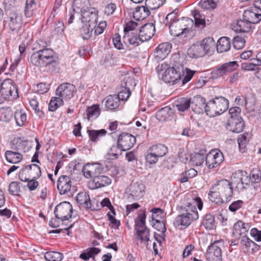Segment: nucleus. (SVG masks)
Segmentation results:
<instances>
[{"instance_id": "393cba45", "label": "nucleus", "mask_w": 261, "mask_h": 261, "mask_svg": "<svg viewBox=\"0 0 261 261\" xmlns=\"http://www.w3.org/2000/svg\"><path fill=\"white\" fill-rule=\"evenodd\" d=\"M206 103L205 99L199 95L195 96L193 98L192 101H191L193 111L198 114L205 112Z\"/></svg>"}, {"instance_id": "864d4df0", "label": "nucleus", "mask_w": 261, "mask_h": 261, "mask_svg": "<svg viewBox=\"0 0 261 261\" xmlns=\"http://www.w3.org/2000/svg\"><path fill=\"white\" fill-rule=\"evenodd\" d=\"M63 105V100L59 96V97H53L48 105V110L51 112H55L60 106Z\"/></svg>"}, {"instance_id": "c03bdc74", "label": "nucleus", "mask_w": 261, "mask_h": 261, "mask_svg": "<svg viewBox=\"0 0 261 261\" xmlns=\"http://www.w3.org/2000/svg\"><path fill=\"white\" fill-rule=\"evenodd\" d=\"M100 251L101 250L98 248H89L81 254L80 258L84 260H87L90 258H94L95 255L100 253Z\"/></svg>"}, {"instance_id": "5701e85b", "label": "nucleus", "mask_w": 261, "mask_h": 261, "mask_svg": "<svg viewBox=\"0 0 261 261\" xmlns=\"http://www.w3.org/2000/svg\"><path fill=\"white\" fill-rule=\"evenodd\" d=\"M172 44L168 42H164L158 45L154 52V57L157 60H162L170 53Z\"/></svg>"}, {"instance_id": "20e7f679", "label": "nucleus", "mask_w": 261, "mask_h": 261, "mask_svg": "<svg viewBox=\"0 0 261 261\" xmlns=\"http://www.w3.org/2000/svg\"><path fill=\"white\" fill-rule=\"evenodd\" d=\"M250 181L251 178L246 171L239 170L232 174L230 182L238 192H241L249 187Z\"/></svg>"}, {"instance_id": "4c0bfd02", "label": "nucleus", "mask_w": 261, "mask_h": 261, "mask_svg": "<svg viewBox=\"0 0 261 261\" xmlns=\"http://www.w3.org/2000/svg\"><path fill=\"white\" fill-rule=\"evenodd\" d=\"M105 100V106L107 109L113 110L118 108L120 105V100L116 95H110L103 100Z\"/></svg>"}, {"instance_id": "f704fd0d", "label": "nucleus", "mask_w": 261, "mask_h": 261, "mask_svg": "<svg viewBox=\"0 0 261 261\" xmlns=\"http://www.w3.org/2000/svg\"><path fill=\"white\" fill-rule=\"evenodd\" d=\"M140 37V34L138 33V31L136 33H130L125 34L123 36L124 43L128 42L130 44L135 46H137L139 45V42H141Z\"/></svg>"}, {"instance_id": "774afa93", "label": "nucleus", "mask_w": 261, "mask_h": 261, "mask_svg": "<svg viewBox=\"0 0 261 261\" xmlns=\"http://www.w3.org/2000/svg\"><path fill=\"white\" fill-rule=\"evenodd\" d=\"M159 157L154 153L152 151H149V148L147 150L146 154L145 155V160L149 164H155L158 160Z\"/></svg>"}, {"instance_id": "6ab92c4d", "label": "nucleus", "mask_w": 261, "mask_h": 261, "mask_svg": "<svg viewBox=\"0 0 261 261\" xmlns=\"http://www.w3.org/2000/svg\"><path fill=\"white\" fill-rule=\"evenodd\" d=\"M3 89L1 92V96L5 100L10 98H15L18 96V93L15 87L12 84L9 80H5L2 81Z\"/></svg>"}, {"instance_id": "dca6fc26", "label": "nucleus", "mask_w": 261, "mask_h": 261, "mask_svg": "<svg viewBox=\"0 0 261 261\" xmlns=\"http://www.w3.org/2000/svg\"><path fill=\"white\" fill-rule=\"evenodd\" d=\"M98 10L92 7L81 14L82 21L91 25V27H95L98 22Z\"/></svg>"}, {"instance_id": "9b49d317", "label": "nucleus", "mask_w": 261, "mask_h": 261, "mask_svg": "<svg viewBox=\"0 0 261 261\" xmlns=\"http://www.w3.org/2000/svg\"><path fill=\"white\" fill-rule=\"evenodd\" d=\"M76 91L74 85L68 83H64L60 85L56 91V95L62 99H69L71 98Z\"/></svg>"}, {"instance_id": "bf43d9fd", "label": "nucleus", "mask_w": 261, "mask_h": 261, "mask_svg": "<svg viewBox=\"0 0 261 261\" xmlns=\"http://www.w3.org/2000/svg\"><path fill=\"white\" fill-rule=\"evenodd\" d=\"M246 43V40L244 37L241 36L234 37L232 40L233 47L237 49L243 48Z\"/></svg>"}, {"instance_id": "a878e982", "label": "nucleus", "mask_w": 261, "mask_h": 261, "mask_svg": "<svg viewBox=\"0 0 261 261\" xmlns=\"http://www.w3.org/2000/svg\"><path fill=\"white\" fill-rule=\"evenodd\" d=\"M145 185L139 182L133 183L130 186L129 191L134 199L137 200L142 197L145 193Z\"/></svg>"}, {"instance_id": "052dcab7", "label": "nucleus", "mask_w": 261, "mask_h": 261, "mask_svg": "<svg viewBox=\"0 0 261 261\" xmlns=\"http://www.w3.org/2000/svg\"><path fill=\"white\" fill-rule=\"evenodd\" d=\"M215 222L214 216L210 214H207L205 215L202 225L205 227V228H212L214 226Z\"/></svg>"}, {"instance_id": "f03ea898", "label": "nucleus", "mask_w": 261, "mask_h": 261, "mask_svg": "<svg viewBox=\"0 0 261 261\" xmlns=\"http://www.w3.org/2000/svg\"><path fill=\"white\" fill-rule=\"evenodd\" d=\"M233 194L232 186L227 179L218 181L210 189L208 193L210 200L217 204L224 202L222 197L225 198L226 202L229 201Z\"/></svg>"}, {"instance_id": "49530a36", "label": "nucleus", "mask_w": 261, "mask_h": 261, "mask_svg": "<svg viewBox=\"0 0 261 261\" xmlns=\"http://www.w3.org/2000/svg\"><path fill=\"white\" fill-rule=\"evenodd\" d=\"M36 9V3L35 0H27L24 10V15L27 17L33 16Z\"/></svg>"}, {"instance_id": "338daca9", "label": "nucleus", "mask_w": 261, "mask_h": 261, "mask_svg": "<svg viewBox=\"0 0 261 261\" xmlns=\"http://www.w3.org/2000/svg\"><path fill=\"white\" fill-rule=\"evenodd\" d=\"M166 0H146V5L150 8L151 10H155L165 3Z\"/></svg>"}, {"instance_id": "423d86ee", "label": "nucleus", "mask_w": 261, "mask_h": 261, "mask_svg": "<svg viewBox=\"0 0 261 261\" xmlns=\"http://www.w3.org/2000/svg\"><path fill=\"white\" fill-rule=\"evenodd\" d=\"M41 175L40 167L33 164L22 168L19 173L18 178L21 181L26 182L29 179L38 178Z\"/></svg>"}, {"instance_id": "2f4dec72", "label": "nucleus", "mask_w": 261, "mask_h": 261, "mask_svg": "<svg viewBox=\"0 0 261 261\" xmlns=\"http://www.w3.org/2000/svg\"><path fill=\"white\" fill-rule=\"evenodd\" d=\"M231 47V40L227 37H221L217 43V50L218 53H222L228 51Z\"/></svg>"}, {"instance_id": "4be33fe9", "label": "nucleus", "mask_w": 261, "mask_h": 261, "mask_svg": "<svg viewBox=\"0 0 261 261\" xmlns=\"http://www.w3.org/2000/svg\"><path fill=\"white\" fill-rule=\"evenodd\" d=\"M43 63L41 67H47L50 65L56 64L57 57L55 56L54 50L50 48L42 49Z\"/></svg>"}, {"instance_id": "473e14b6", "label": "nucleus", "mask_w": 261, "mask_h": 261, "mask_svg": "<svg viewBox=\"0 0 261 261\" xmlns=\"http://www.w3.org/2000/svg\"><path fill=\"white\" fill-rule=\"evenodd\" d=\"M5 156L9 163L14 164L20 162L23 159L22 154L15 150H6Z\"/></svg>"}, {"instance_id": "a211bd4d", "label": "nucleus", "mask_w": 261, "mask_h": 261, "mask_svg": "<svg viewBox=\"0 0 261 261\" xmlns=\"http://www.w3.org/2000/svg\"><path fill=\"white\" fill-rule=\"evenodd\" d=\"M57 189L61 195L68 194L72 190H74L70 178L67 175L60 176L57 181Z\"/></svg>"}, {"instance_id": "0eeeda50", "label": "nucleus", "mask_w": 261, "mask_h": 261, "mask_svg": "<svg viewBox=\"0 0 261 261\" xmlns=\"http://www.w3.org/2000/svg\"><path fill=\"white\" fill-rule=\"evenodd\" d=\"M239 67L237 61L225 63L217 68H214L211 72L212 79H217L229 72L236 70Z\"/></svg>"}, {"instance_id": "7ed1b4c3", "label": "nucleus", "mask_w": 261, "mask_h": 261, "mask_svg": "<svg viewBox=\"0 0 261 261\" xmlns=\"http://www.w3.org/2000/svg\"><path fill=\"white\" fill-rule=\"evenodd\" d=\"M72 213V206L70 202L64 201L57 205L55 209L54 213L57 219L60 220L62 223L68 226L65 228H72V227H80L79 223L81 221H75L72 223L71 213Z\"/></svg>"}, {"instance_id": "f3484780", "label": "nucleus", "mask_w": 261, "mask_h": 261, "mask_svg": "<svg viewBox=\"0 0 261 261\" xmlns=\"http://www.w3.org/2000/svg\"><path fill=\"white\" fill-rule=\"evenodd\" d=\"M243 18L251 24L257 23L261 20V10L254 5L244 12Z\"/></svg>"}, {"instance_id": "c756f323", "label": "nucleus", "mask_w": 261, "mask_h": 261, "mask_svg": "<svg viewBox=\"0 0 261 261\" xmlns=\"http://www.w3.org/2000/svg\"><path fill=\"white\" fill-rule=\"evenodd\" d=\"M206 150H201L199 152L191 153L190 163L193 166H198L201 165L205 160Z\"/></svg>"}, {"instance_id": "5fc2aeb1", "label": "nucleus", "mask_w": 261, "mask_h": 261, "mask_svg": "<svg viewBox=\"0 0 261 261\" xmlns=\"http://www.w3.org/2000/svg\"><path fill=\"white\" fill-rule=\"evenodd\" d=\"M14 118L18 126H23L27 120V115L23 111L17 110L15 113Z\"/></svg>"}, {"instance_id": "58836bf2", "label": "nucleus", "mask_w": 261, "mask_h": 261, "mask_svg": "<svg viewBox=\"0 0 261 261\" xmlns=\"http://www.w3.org/2000/svg\"><path fill=\"white\" fill-rule=\"evenodd\" d=\"M251 28V24L247 21L243 19L238 20L236 25H233V29L236 32L239 33L248 32Z\"/></svg>"}, {"instance_id": "9d476101", "label": "nucleus", "mask_w": 261, "mask_h": 261, "mask_svg": "<svg viewBox=\"0 0 261 261\" xmlns=\"http://www.w3.org/2000/svg\"><path fill=\"white\" fill-rule=\"evenodd\" d=\"M136 143L135 137L128 133H122L117 140V145L122 151L130 149Z\"/></svg>"}, {"instance_id": "37998d69", "label": "nucleus", "mask_w": 261, "mask_h": 261, "mask_svg": "<svg viewBox=\"0 0 261 261\" xmlns=\"http://www.w3.org/2000/svg\"><path fill=\"white\" fill-rule=\"evenodd\" d=\"M200 45L206 55L209 53L212 49L215 48L216 43L213 38L209 37L203 39L201 42Z\"/></svg>"}, {"instance_id": "603ef678", "label": "nucleus", "mask_w": 261, "mask_h": 261, "mask_svg": "<svg viewBox=\"0 0 261 261\" xmlns=\"http://www.w3.org/2000/svg\"><path fill=\"white\" fill-rule=\"evenodd\" d=\"M13 117V112L9 108H2L0 109V120L8 122Z\"/></svg>"}, {"instance_id": "4d7b16f0", "label": "nucleus", "mask_w": 261, "mask_h": 261, "mask_svg": "<svg viewBox=\"0 0 261 261\" xmlns=\"http://www.w3.org/2000/svg\"><path fill=\"white\" fill-rule=\"evenodd\" d=\"M218 1V0H201L199 5L202 9L213 10L216 7Z\"/></svg>"}, {"instance_id": "2eb2a0df", "label": "nucleus", "mask_w": 261, "mask_h": 261, "mask_svg": "<svg viewBox=\"0 0 261 261\" xmlns=\"http://www.w3.org/2000/svg\"><path fill=\"white\" fill-rule=\"evenodd\" d=\"M103 168L99 163H88L82 169L84 176L86 178H93L98 174L102 173Z\"/></svg>"}, {"instance_id": "ddd939ff", "label": "nucleus", "mask_w": 261, "mask_h": 261, "mask_svg": "<svg viewBox=\"0 0 261 261\" xmlns=\"http://www.w3.org/2000/svg\"><path fill=\"white\" fill-rule=\"evenodd\" d=\"M221 240L215 241L207 248L205 257L208 261H222V251L217 244Z\"/></svg>"}, {"instance_id": "a18cd8bd", "label": "nucleus", "mask_w": 261, "mask_h": 261, "mask_svg": "<svg viewBox=\"0 0 261 261\" xmlns=\"http://www.w3.org/2000/svg\"><path fill=\"white\" fill-rule=\"evenodd\" d=\"M149 151H152L159 158L163 157L168 153V148L164 144H158L149 147Z\"/></svg>"}, {"instance_id": "bb28decb", "label": "nucleus", "mask_w": 261, "mask_h": 261, "mask_svg": "<svg viewBox=\"0 0 261 261\" xmlns=\"http://www.w3.org/2000/svg\"><path fill=\"white\" fill-rule=\"evenodd\" d=\"M91 8L89 0H73V11L76 13L80 12L82 14Z\"/></svg>"}, {"instance_id": "1a4fd4ad", "label": "nucleus", "mask_w": 261, "mask_h": 261, "mask_svg": "<svg viewBox=\"0 0 261 261\" xmlns=\"http://www.w3.org/2000/svg\"><path fill=\"white\" fill-rule=\"evenodd\" d=\"M223 153L217 149L212 150L205 156V164L208 169L217 167L224 161Z\"/></svg>"}, {"instance_id": "09e8293b", "label": "nucleus", "mask_w": 261, "mask_h": 261, "mask_svg": "<svg viewBox=\"0 0 261 261\" xmlns=\"http://www.w3.org/2000/svg\"><path fill=\"white\" fill-rule=\"evenodd\" d=\"M124 84L125 86H122L118 89V93L116 95L119 100H126L131 94L130 89L126 87V84L125 83Z\"/></svg>"}, {"instance_id": "3c124183", "label": "nucleus", "mask_w": 261, "mask_h": 261, "mask_svg": "<svg viewBox=\"0 0 261 261\" xmlns=\"http://www.w3.org/2000/svg\"><path fill=\"white\" fill-rule=\"evenodd\" d=\"M44 258L47 261H61L63 258L62 253L57 251H48L44 254Z\"/></svg>"}, {"instance_id": "79ce46f5", "label": "nucleus", "mask_w": 261, "mask_h": 261, "mask_svg": "<svg viewBox=\"0 0 261 261\" xmlns=\"http://www.w3.org/2000/svg\"><path fill=\"white\" fill-rule=\"evenodd\" d=\"M205 113L210 117H215L218 115L215 98L209 100L205 106Z\"/></svg>"}, {"instance_id": "72a5a7b5", "label": "nucleus", "mask_w": 261, "mask_h": 261, "mask_svg": "<svg viewBox=\"0 0 261 261\" xmlns=\"http://www.w3.org/2000/svg\"><path fill=\"white\" fill-rule=\"evenodd\" d=\"M192 14L194 18L195 28L200 31L205 28V16L201 14L198 11L196 10L192 12Z\"/></svg>"}, {"instance_id": "e2e57ef3", "label": "nucleus", "mask_w": 261, "mask_h": 261, "mask_svg": "<svg viewBox=\"0 0 261 261\" xmlns=\"http://www.w3.org/2000/svg\"><path fill=\"white\" fill-rule=\"evenodd\" d=\"M139 24L137 22L134 21H129L127 23L125 24L124 28V34L126 33H136L137 28L138 27Z\"/></svg>"}, {"instance_id": "c85d7f7f", "label": "nucleus", "mask_w": 261, "mask_h": 261, "mask_svg": "<svg viewBox=\"0 0 261 261\" xmlns=\"http://www.w3.org/2000/svg\"><path fill=\"white\" fill-rule=\"evenodd\" d=\"M76 201L79 205L83 206L87 208H90L91 210H95L92 206L89 195L86 193H79L76 197Z\"/></svg>"}, {"instance_id": "c9c22d12", "label": "nucleus", "mask_w": 261, "mask_h": 261, "mask_svg": "<svg viewBox=\"0 0 261 261\" xmlns=\"http://www.w3.org/2000/svg\"><path fill=\"white\" fill-rule=\"evenodd\" d=\"M215 99L218 115H219L228 109L229 102L226 98L223 96L215 97Z\"/></svg>"}, {"instance_id": "f257e3e1", "label": "nucleus", "mask_w": 261, "mask_h": 261, "mask_svg": "<svg viewBox=\"0 0 261 261\" xmlns=\"http://www.w3.org/2000/svg\"><path fill=\"white\" fill-rule=\"evenodd\" d=\"M159 74L164 70L162 79L170 85H175L181 83L184 85L189 82L193 77L196 71L191 70L184 66L182 59L178 55H173L170 58L169 63H162L156 68Z\"/></svg>"}, {"instance_id": "680f3d73", "label": "nucleus", "mask_w": 261, "mask_h": 261, "mask_svg": "<svg viewBox=\"0 0 261 261\" xmlns=\"http://www.w3.org/2000/svg\"><path fill=\"white\" fill-rule=\"evenodd\" d=\"M87 115L88 119L94 117L97 118L100 115V109L98 105H93L88 108Z\"/></svg>"}, {"instance_id": "e433bc0d", "label": "nucleus", "mask_w": 261, "mask_h": 261, "mask_svg": "<svg viewBox=\"0 0 261 261\" xmlns=\"http://www.w3.org/2000/svg\"><path fill=\"white\" fill-rule=\"evenodd\" d=\"M188 54L193 58L201 57L206 55L200 44L192 45L188 50Z\"/></svg>"}, {"instance_id": "b1692460", "label": "nucleus", "mask_w": 261, "mask_h": 261, "mask_svg": "<svg viewBox=\"0 0 261 261\" xmlns=\"http://www.w3.org/2000/svg\"><path fill=\"white\" fill-rule=\"evenodd\" d=\"M240 244L242 249L249 253L256 252L260 248L259 245H257L246 236L242 237Z\"/></svg>"}, {"instance_id": "7c9ffc66", "label": "nucleus", "mask_w": 261, "mask_h": 261, "mask_svg": "<svg viewBox=\"0 0 261 261\" xmlns=\"http://www.w3.org/2000/svg\"><path fill=\"white\" fill-rule=\"evenodd\" d=\"M136 232L134 234V237L135 240L141 243H144L148 244V242L149 241L150 232L149 229H136Z\"/></svg>"}, {"instance_id": "4468645a", "label": "nucleus", "mask_w": 261, "mask_h": 261, "mask_svg": "<svg viewBox=\"0 0 261 261\" xmlns=\"http://www.w3.org/2000/svg\"><path fill=\"white\" fill-rule=\"evenodd\" d=\"M112 179L108 176L98 174L92 178L88 183V188L91 190H95L110 185Z\"/></svg>"}, {"instance_id": "f8f14e48", "label": "nucleus", "mask_w": 261, "mask_h": 261, "mask_svg": "<svg viewBox=\"0 0 261 261\" xmlns=\"http://www.w3.org/2000/svg\"><path fill=\"white\" fill-rule=\"evenodd\" d=\"M170 34L173 36L177 37L182 36L187 32H188L189 28L186 24V20L182 18L177 19L173 21L169 25Z\"/></svg>"}, {"instance_id": "8fccbe9b", "label": "nucleus", "mask_w": 261, "mask_h": 261, "mask_svg": "<svg viewBox=\"0 0 261 261\" xmlns=\"http://www.w3.org/2000/svg\"><path fill=\"white\" fill-rule=\"evenodd\" d=\"M42 51V49H39L31 56L30 61L34 65L41 67L43 63Z\"/></svg>"}, {"instance_id": "412c9836", "label": "nucleus", "mask_w": 261, "mask_h": 261, "mask_svg": "<svg viewBox=\"0 0 261 261\" xmlns=\"http://www.w3.org/2000/svg\"><path fill=\"white\" fill-rule=\"evenodd\" d=\"M155 32V25L152 23H148L139 29L140 37L141 42L150 40Z\"/></svg>"}, {"instance_id": "aec40b11", "label": "nucleus", "mask_w": 261, "mask_h": 261, "mask_svg": "<svg viewBox=\"0 0 261 261\" xmlns=\"http://www.w3.org/2000/svg\"><path fill=\"white\" fill-rule=\"evenodd\" d=\"M226 128L230 131L239 133L242 132L245 128V122L242 117L238 118H229L226 123Z\"/></svg>"}, {"instance_id": "6e6552de", "label": "nucleus", "mask_w": 261, "mask_h": 261, "mask_svg": "<svg viewBox=\"0 0 261 261\" xmlns=\"http://www.w3.org/2000/svg\"><path fill=\"white\" fill-rule=\"evenodd\" d=\"M150 212L152 213L149 218L150 225L154 228H166L164 211L161 208L155 207L151 209Z\"/></svg>"}, {"instance_id": "de8ad7c7", "label": "nucleus", "mask_w": 261, "mask_h": 261, "mask_svg": "<svg viewBox=\"0 0 261 261\" xmlns=\"http://www.w3.org/2000/svg\"><path fill=\"white\" fill-rule=\"evenodd\" d=\"M95 27H91V25L85 23L80 30V35L84 40H88L92 36L93 30Z\"/></svg>"}, {"instance_id": "cd10ccee", "label": "nucleus", "mask_w": 261, "mask_h": 261, "mask_svg": "<svg viewBox=\"0 0 261 261\" xmlns=\"http://www.w3.org/2000/svg\"><path fill=\"white\" fill-rule=\"evenodd\" d=\"M196 215L194 214L192 217L186 213L178 215L175 219L174 224L175 226L182 225L188 226L193 221L196 220Z\"/></svg>"}, {"instance_id": "ea45409f", "label": "nucleus", "mask_w": 261, "mask_h": 261, "mask_svg": "<svg viewBox=\"0 0 261 261\" xmlns=\"http://www.w3.org/2000/svg\"><path fill=\"white\" fill-rule=\"evenodd\" d=\"M28 141L26 140H22L20 137L15 138L11 142V148L17 151L24 150L27 145Z\"/></svg>"}, {"instance_id": "0e129e2a", "label": "nucleus", "mask_w": 261, "mask_h": 261, "mask_svg": "<svg viewBox=\"0 0 261 261\" xmlns=\"http://www.w3.org/2000/svg\"><path fill=\"white\" fill-rule=\"evenodd\" d=\"M185 211V213L187 215L190 217H192L194 214L196 215V219H198V214L197 208L195 205L189 203L188 205L182 208Z\"/></svg>"}, {"instance_id": "a19ab883", "label": "nucleus", "mask_w": 261, "mask_h": 261, "mask_svg": "<svg viewBox=\"0 0 261 261\" xmlns=\"http://www.w3.org/2000/svg\"><path fill=\"white\" fill-rule=\"evenodd\" d=\"M145 209H141L137 217L135 219L136 228H147L145 225L146 214Z\"/></svg>"}, {"instance_id": "13d9d810", "label": "nucleus", "mask_w": 261, "mask_h": 261, "mask_svg": "<svg viewBox=\"0 0 261 261\" xmlns=\"http://www.w3.org/2000/svg\"><path fill=\"white\" fill-rule=\"evenodd\" d=\"M191 100L187 98H181L176 105L177 109L180 112H184L190 106Z\"/></svg>"}, {"instance_id": "69168bd1", "label": "nucleus", "mask_w": 261, "mask_h": 261, "mask_svg": "<svg viewBox=\"0 0 261 261\" xmlns=\"http://www.w3.org/2000/svg\"><path fill=\"white\" fill-rule=\"evenodd\" d=\"M247 135H248V134H242L240 135L238 138L237 141L239 144V149L242 152H244L245 151L246 145L247 142L248 141L247 138Z\"/></svg>"}, {"instance_id": "39448f33", "label": "nucleus", "mask_w": 261, "mask_h": 261, "mask_svg": "<svg viewBox=\"0 0 261 261\" xmlns=\"http://www.w3.org/2000/svg\"><path fill=\"white\" fill-rule=\"evenodd\" d=\"M23 22L22 16L16 12H12L4 20V27L13 32H18Z\"/></svg>"}, {"instance_id": "6e6d98bb", "label": "nucleus", "mask_w": 261, "mask_h": 261, "mask_svg": "<svg viewBox=\"0 0 261 261\" xmlns=\"http://www.w3.org/2000/svg\"><path fill=\"white\" fill-rule=\"evenodd\" d=\"M87 133L90 139L93 142H96L98 137L106 135L107 131L104 129H101L100 130L89 129L87 130Z\"/></svg>"}]
</instances>
